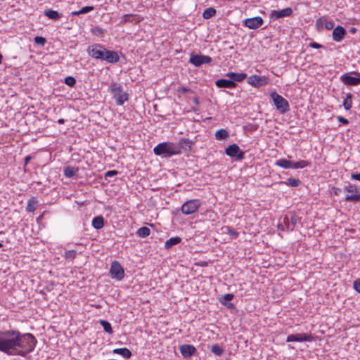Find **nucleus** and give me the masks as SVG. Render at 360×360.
Returning <instances> with one entry per match:
<instances>
[{
	"instance_id": "obj_1",
	"label": "nucleus",
	"mask_w": 360,
	"mask_h": 360,
	"mask_svg": "<svg viewBox=\"0 0 360 360\" xmlns=\"http://www.w3.org/2000/svg\"><path fill=\"white\" fill-rule=\"evenodd\" d=\"M37 341L31 333L16 330L0 331V352L8 355L26 356L34 350Z\"/></svg>"
},
{
	"instance_id": "obj_2",
	"label": "nucleus",
	"mask_w": 360,
	"mask_h": 360,
	"mask_svg": "<svg viewBox=\"0 0 360 360\" xmlns=\"http://www.w3.org/2000/svg\"><path fill=\"white\" fill-rule=\"evenodd\" d=\"M153 152L156 155H162L165 158L181 154L179 147L172 142H162L158 144L153 148Z\"/></svg>"
},
{
	"instance_id": "obj_3",
	"label": "nucleus",
	"mask_w": 360,
	"mask_h": 360,
	"mask_svg": "<svg viewBox=\"0 0 360 360\" xmlns=\"http://www.w3.org/2000/svg\"><path fill=\"white\" fill-rule=\"evenodd\" d=\"M110 92L112 98L115 100L117 105H123L129 99V95L123 91V87L120 84L112 82L110 84Z\"/></svg>"
},
{
	"instance_id": "obj_4",
	"label": "nucleus",
	"mask_w": 360,
	"mask_h": 360,
	"mask_svg": "<svg viewBox=\"0 0 360 360\" xmlns=\"http://www.w3.org/2000/svg\"><path fill=\"white\" fill-rule=\"evenodd\" d=\"M271 98L276 108V110L281 114H284L290 110L288 101L276 91L270 94Z\"/></svg>"
},
{
	"instance_id": "obj_5",
	"label": "nucleus",
	"mask_w": 360,
	"mask_h": 360,
	"mask_svg": "<svg viewBox=\"0 0 360 360\" xmlns=\"http://www.w3.org/2000/svg\"><path fill=\"white\" fill-rule=\"evenodd\" d=\"M201 205V202L198 199H193L186 201L181 206V212L186 215L191 214L195 212Z\"/></svg>"
},
{
	"instance_id": "obj_6",
	"label": "nucleus",
	"mask_w": 360,
	"mask_h": 360,
	"mask_svg": "<svg viewBox=\"0 0 360 360\" xmlns=\"http://www.w3.org/2000/svg\"><path fill=\"white\" fill-rule=\"evenodd\" d=\"M105 50L102 45L95 44L88 47L87 52L94 58L103 60Z\"/></svg>"
},
{
	"instance_id": "obj_7",
	"label": "nucleus",
	"mask_w": 360,
	"mask_h": 360,
	"mask_svg": "<svg viewBox=\"0 0 360 360\" xmlns=\"http://www.w3.org/2000/svg\"><path fill=\"white\" fill-rule=\"evenodd\" d=\"M110 274L112 278L118 281L122 280L124 276V271L120 264L115 261L111 264Z\"/></svg>"
},
{
	"instance_id": "obj_8",
	"label": "nucleus",
	"mask_w": 360,
	"mask_h": 360,
	"mask_svg": "<svg viewBox=\"0 0 360 360\" xmlns=\"http://www.w3.org/2000/svg\"><path fill=\"white\" fill-rule=\"evenodd\" d=\"M226 154L231 158H236L238 160H243L244 158V152L241 150L239 146L236 144L229 146L225 150Z\"/></svg>"
},
{
	"instance_id": "obj_9",
	"label": "nucleus",
	"mask_w": 360,
	"mask_h": 360,
	"mask_svg": "<svg viewBox=\"0 0 360 360\" xmlns=\"http://www.w3.org/2000/svg\"><path fill=\"white\" fill-rule=\"evenodd\" d=\"M212 60V58L208 56L193 55L191 56L189 63L194 65L195 67H200L202 64L210 63Z\"/></svg>"
},
{
	"instance_id": "obj_10",
	"label": "nucleus",
	"mask_w": 360,
	"mask_h": 360,
	"mask_svg": "<svg viewBox=\"0 0 360 360\" xmlns=\"http://www.w3.org/2000/svg\"><path fill=\"white\" fill-rule=\"evenodd\" d=\"M358 77H353L350 73H346L341 76V81L346 85L356 86L360 84V73L354 72Z\"/></svg>"
},
{
	"instance_id": "obj_11",
	"label": "nucleus",
	"mask_w": 360,
	"mask_h": 360,
	"mask_svg": "<svg viewBox=\"0 0 360 360\" xmlns=\"http://www.w3.org/2000/svg\"><path fill=\"white\" fill-rule=\"evenodd\" d=\"M248 83L255 87L264 86L269 83V79L265 76L252 75L248 78Z\"/></svg>"
},
{
	"instance_id": "obj_12",
	"label": "nucleus",
	"mask_w": 360,
	"mask_h": 360,
	"mask_svg": "<svg viewBox=\"0 0 360 360\" xmlns=\"http://www.w3.org/2000/svg\"><path fill=\"white\" fill-rule=\"evenodd\" d=\"M292 14V9L290 7H287L281 10H273L271 11L269 17L271 20H276L284 17L290 16Z\"/></svg>"
},
{
	"instance_id": "obj_13",
	"label": "nucleus",
	"mask_w": 360,
	"mask_h": 360,
	"mask_svg": "<svg viewBox=\"0 0 360 360\" xmlns=\"http://www.w3.org/2000/svg\"><path fill=\"white\" fill-rule=\"evenodd\" d=\"M313 340L311 335L307 333L291 334L287 337V342H311Z\"/></svg>"
},
{
	"instance_id": "obj_14",
	"label": "nucleus",
	"mask_w": 360,
	"mask_h": 360,
	"mask_svg": "<svg viewBox=\"0 0 360 360\" xmlns=\"http://www.w3.org/2000/svg\"><path fill=\"white\" fill-rule=\"evenodd\" d=\"M263 22V19L259 16H257L245 19L244 20V25L250 29L256 30L261 27Z\"/></svg>"
},
{
	"instance_id": "obj_15",
	"label": "nucleus",
	"mask_w": 360,
	"mask_h": 360,
	"mask_svg": "<svg viewBox=\"0 0 360 360\" xmlns=\"http://www.w3.org/2000/svg\"><path fill=\"white\" fill-rule=\"evenodd\" d=\"M299 221L300 218L295 214H291L290 218L285 216L283 219L285 229L290 231H293Z\"/></svg>"
},
{
	"instance_id": "obj_16",
	"label": "nucleus",
	"mask_w": 360,
	"mask_h": 360,
	"mask_svg": "<svg viewBox=\"0 0 360 360\" xmlns=\"http://www.w3.org/2000/svg\"><path fill=\"white\" fill-rule=\"evenodd\" d=\"M143 20V18L138 14H125L122 17L120 24L130 22L136 24Z\"/></svg>"
},
{
	"instance_id": "obj_17",
	"label": "nucleus",
	"mask_w": 360,
	"mask_h": 360,
	"mask_svg": "<svg viewBox=\"0 0 360 360\" xmlns=\"http://www.w3.org/2000/svg\"><path fill=\"white\" fill-rule=\"evenodd\" d=\"M104 53L103 60H105L110 63H115L119 61L120 58L117 52L106 49Z\"/></svg>"
},
{
	"instance_id": "obj_18",
	"label": "nucleus",
	"mask_w": 360,
	"mask_h": 360,
	"mask_svg": "<svg viewBox=\"0 0 360 360\" xmlns=\"http://www.w3.org/2000/svg\"><path fill=\"white\" fill-rule=\"evenodd\" d=\"M346 34L345 30L342 26H337L333 31V39L335 41H341Z\"/></svg>"
},
{
	"instance_id": "obj_19",
	"label": "nucleus",
	"mask_w": 360,
	"mask_h": 360,
	"mask_svg": "<svg viewBox=\"0 0 360 360\" xmlns=\"http://www.w3.org/2000/svg\"><path fill=\"white\" fill-rule=\"evenodd\" d=\"M180 352L184 357H190L196 352V349L191 345H183L179 348Z\"/></svg>"
},
{
	"instance_id": "obj_20",
	"label": "nucleus",
	"mask_w": 360,
	"mask_h": 360,
	"mask_svg": "<svg viewBox=\"0 0 360 360\" xmlns=\"http://www.w3.org/2000/svg\"><path fill=\"white\" fill-rule=\"evenodd\" d=\"M194 142L186 138H181L179 139L178 144H176L177 147H179V150L181 151V149L184 150H191L192 146H193Z\"/></svg>"
},
{
	"instance_id": "obj_21",
	"label": "nucleus",
	"mask_w": 360,
	"mask_h": 360,
	"mask_svg": "<svg viewBox=\"0 0 360 360\" xmlns=\"http://www.w3.org/2000/svg\"><path fill=\"white\" fill-rule=\"evenodd\" d=\"M215 84L218 88L233 89L236 86V83L230 79H220L215 82Z\"/></svg>"
},
{
	"instance_id": "obj_22",
	"label": "nucleus",
	"mask_w": 360,
	"mask_h": 360,
	"mask_svg": "<svg viewBox=\"0 0 360 360\" xmlns=\"http://www.w3.org/2000/svg\"><path fill=\"white\" fill-rule=\"evenodd\" d=\"M226 76L230 78V80L236 82H242L247 77V74L245 73H236L233 72H229L226 74Z\"/></svg>"
},
{
	"instance_id": "obj_23",
	"label": "nucleus",
	"mask_w": 360,
	"mask_h": 360,
	"mask_svg": "<svg viewBox=\"0 0 360 360\" xmlns=\"http://www.w3.org/2000/svg\"><path fill=\"white\" fill-rule=\"evenodd\" d=\"M44 15L53 20H58L63 16L62 13L52 9L44 10Z\"/></svg>"
},
{
	"instance_id": "obj_24",
	"label": "nucleus",
	"mask_w": 360,
	"mask_h": 360,
	"mask_svg": "<svg viewBox=\"0 0 360 360\" xmlns=\"http://www.w3.org/2000/svg\"><path fill=\"white\" fill-rule=\"evenodd\" d=\"M38 200L36 197H32L27 202L26 211L28 212H33L37 207Z\"/></svg>"
},
{
	"instance_id": "obj_25",
	"label": "nucleus",
	"mask_w": 360,
	"mask_h": 360,
	"mask_svg": "<svg viewBox=\"0 0 360 360\" xmlns=\"http://www.w3.org/2000/svg\"><path fill=\"white\" fill-rule=\"evenodd\" d=\"M92 226L94 229L98 230L104 226V219L102 216L95 217L92 220Z\"/></svg>"
},
{
	"instance_id": "obj_26",
	"label": "nucleus",
	"mask_w": 360,
	"mask_h": 360,
	"mask_svg": "<svg viewBox=\"0 0 360 360\" xmlns=\"http://www.w3.org/2000/svg\"><path fill=\"white\" fill-rule=\"evenodd\" d=\"M275 165L284 169H292V162L281 158L276 161Z\"/></svg>"
},
{
	"instance_id": "obj_27",
	"label": "nucleus",
	"mask_w": 360,
	"mask_h": 360,
	"mask_svg": "<svg viewBox=\"0 0 360 360\" xmlns=\"http://www.w3.org/2000/svg\"><path fill=\"white\" fill-rule=\"evenodd\" d=\"M77 172L78 169L72 166H68L64 169V175L68 178L75 176Z\"/></svg>"
},
{
	"instance_id": "obj_28",
	"label": "nucleus",
	"mask_w": 360,
	"mask_h": 360,
	"mask_svg": "<svg viewBox=\"0 0 360 360\" xmlns=\"http://www.w3.org/2000/svg\"><path fill=\"white\" fill-rule=\"evenodd\" d=\"M233 298V294H226L224 295L222 298L220 300V302L221 304L226 306L229 308H233V304L232 303H228V302H230Z\"/></svg>"
},
{
	"instance_id": "obj_29",
	"label": "nucleus",
	"mask_w": 360,
	"mask_h": 360,
	"mask_svg": "<svg viewBox=\"0 0 360 360\" xmlns=\"http://www.w3.org/2000/svg\"><path fill=\"white\" fill-rule=\"evenodd\" d=\"M181 240V239L179 237L170 238L165 243V248L167 250L170 249L172 246L179 243Z\"/></svg>"
},
{
	"instance_id": "obj_30",
	"label": "nucleus",
	"mask_w": 360,
	"mask_h": 360,
	"mask_svg": "<svg viewBox=\"0 0 360 360\" xmlns=\"http://www.w3.org/2000/svg\"><path fill=\"white\" fill-rule=\"evenodd\" d=\"M113 353L120 354L124 358H129L131 356V351L127 348L115 349Z\"/></svg>"
},
{
	"instance_id": "obj_31",
	"label": "nucleus",
	"mask_w": 360,
	"mask_h": 360,
	"mask_svg": "<svg viewBox=\"0 0 360 360\" xmlns=\"http://www.w3.org/2000/svg\"><path fill=\"white\" fill-rule=\"evenodd\" d=\"M343 106L346 110L351 109L352 106V95L347 94L346 98L343 101Z\"/></svg>"
},
{
	"instance_id": "obj_32",
	"label": "nucleus",
	"mask_w": 360,
	"mask_h": 360,
	"mask_svg": "<svg viewBox=\"0 0 360 360\" xmlns=\"http://www.w3.org/2000/svg\"><path fill=\"white\" fill-rule=\"evenodd\" d=\"M98 322L103 326L105 332H106L108 334H112L113 333L112 328L111 327V324L108 321H107L105 320L101 319V320H99Z\"/></svg>"
},
{
	"instance_id": "obj_33",
	"label": "nucleus",
	"mask_w": 360,
	"mask_h": 360,
	"mask_svg": "<svg viewBox=\"0 0 360 360\" xmlns=\"http://www.w3.org/2000/svg\"><path fill=\"white\" fill-rule=\"evenodd\" d=\"M229 136V133L226 129H221L215 132V138L217 140H224Z\"/></svg>"
},
{
	"instance_id": "obj_34",
	"label": "nucleus",
	"mask_w": 360,
	"mask_h": 360,
	"mask_svg": "<svg viewBox=\"0 0 360 360\" xmlns=\"http://www.w3.org/2000/svg\"><path fill=\"white\" fill-rule=\"evenodd\" d=\"M94 10V7L89 6L82 8L80 10L72 12V15H79L81 14H85Z\"/></svg>"
},
{
	"instance_id": "obj_35",
	"label": "nucleus",
	"mask_w": 360,
	"mask_h": 360,
	"mask_svg": "<svg viewBox=\"0 0 360 360\" xmlns=\"http://www.w3.org/2000/svg\"><path fill=\"white\" fill-rule=\"evenodd\" d=\"M215 14L216 10L214 8H208L204 11L202 16L205 19H210L212 17H213Z\"/></svg>"
},
{
	"instance_id": "obj_36",
	"label": "nucleus",
	"mask_w": 360,
	"mask_h": 360,
	"mask_svg": "<svg viewBox=\"0 0 360 360\" xmlns=\"http://www.w3.org/2000/svg\"><path fill=\"white\" fill-rule=\"evenodd\" d=\"M150 230L149 228H148L146 226H143L137 231L138 236L141 238H146V237L150 235Z\"/></svg>"
},
{
	"instance_id": "obj_37",
	"label": "nucleus",
	"mask_w": 360,
	"mask_h": 360,
	"mask_svg": "<svg viewBox=\"0 0 360 360\" xmlns=\"http://www.w3.org/2000/svg\"><path fill=\"white\" fill-rule=\"evenodd\" d=\"M309 163L305 160H300L296 162H292V169H302L308 166Z\"/></svg>"
},
{
	"instance_id": "obj_38",
	"label": "nucleus",
	"mask_w": 360,
	"mask_h": 360,
	"mask_svg": "<svg viewBox=\"0 0 360 360\" xmlns=\"http://www.w3.org/2000/svg\"><path fill=\"white\" fill-rule=\"evenodd\" d=\"M345 190L351 193V195H359L358 193V190L356 186L349 184L347 186H345Z\"/></svg>"
},
{
	"instance_id": "obj_39",
	"label": "nucleus",
	"mask_w": 360,
	"mask_h": 360,
	"mask_svg": "<svg viewBox=\"0 0 360 360\" xmlns=\"http://www.w3.org/2000/svg\"><path fill=\"white\" fill-rule=\"evenodd\" d=\"M211 351L217 356H221L224 352L223 348L217 344L213 345L212 346Z\"/></svg>"
},
{
	"instance_id": "obj_40",
	"label": "nucleus",
	"mask_w": 360,
	"mask_h": 360,
	"mask_svg": "<svg viewBox=\"0 0 360 360\" xmlns=\"http://www.w3.org/2000/svg\"><path fill=\"white\" fill-rule=\"evenodd\" d=\"M77 255V252L75 250H66L64 252L63 257L66 259L72 261Z\"/></svg>"
},
{
	"instance_id": "obj_41",
	"label": "nucleus",
	"mask_w": 360,
	"mask_h": 360,
	"mask_svg": "<svg viewBox=\"0 0 360 360\" xmlns=\"http://www.w3.org/2000/svg\"><path fill=\"white\" fill-rule=\"evenodd\" d=\"M91 31V33L96 36H101L105 32V30L98 26L92 27Z\"/></svg>"
},
{
	"instance_id": "obj_42",
	"label": "nucleus",
	"mask_w": 360,
	"mask_h": 360,
	"mask_svg": "<svg viewBox=\"0 0 360 360\" xmlns=\"http://www.w3.org/2000/svg\"><path fill=\"white\" fill-rule=\"evenodd\" d=\"M287 181L288 182L285 184L292 187H297L301 183V181L298 179L295 178H289L288 179Z\"/></svg>"
},
{
	"instance_id": "obj_43",
	"label": "nucleus",
	"mask_w": 360,
	"mask_h": 360,
	"mask_svg": "<svg viewBox=\"0 0 360 360\" xmlns=\"http://www.w3.org/2000/svg\"><path fill=\"white\" fill-rule=\"evenodd\" d=\"M345 200L348 202L360 201V194L359 195H347L345 198Z\"/></svg>"
},
{
	"instance_id": "obj_44",
	"label": "nucleus",
	"mask_w": 360,
	"mask_h": 360,
	"mask_svg": "<svg viewBox=\"0 0 360 360\" xmlns=\"http://www.w3.org/2000/svg\"><path fill=\"white\" fill-rule=\"evenodd\" d=\"M65 84L69 86H73L76 84V79L72 76H68L65 78Z\"/></svg>"
},
{
	"instance_id": "obj_45",
	"label": "nucleus",
	"mask_w": 360,
	"mask_h": 360,
	"mask_svg": "<svg viewBox=\"0 0 360 360\" xmlns=\"http://www.w3.org/2000/svg\"><path fill=\"white\" fill-rule=\"evenodd\" d=\"M34 41L37 44L41 45V46H44L46 43L45 38H44L42 37H34Z\"/></svg>"
},
{
	"instance_id": "obj_46",
	"label": "nucleus",
	"mask_w": 360,
	"mask_h": 360,
	"mask_svg": "<svg viewBox=\"0 0 360 360\" xmlns=\"http://www.w3.org/2000/svg\"><path fill=\"white\" fill-rule=\"evenodd\" d=\"M324 27L326 30H330L333 28L334 24L332 21H328L325 19Z\"/></svg>"
},
{
	"instance_id": "obj_47",
	"label": "nucleus",
	"mask_w": 360,
	"mask_h": 360,
	"mask_svg": "<svg viewBox=\"0 0 360 360\" xmlns=\"http://www.w3.org/2000/svg\"><path fill=\"white\" fill-rule=\"evenodd\" d=\"M354 288L360 293V278H358L354 281Z\"/></svg>"
},
{
	"instance_id": "obj_48",
	"label": "nucleus",
	"mask_w": 360,
	"mask_h": 360,
	"mask_svg": "<svg viewBox=\"0 0 360 360\" xmlns=\"http://www.w3.org/2000/svg\"><path fill=\"white\" fill-rule=\"evenodd\" d=\"M227 229H228V233L231 236H233L235 238H236L238 237V233H237L236 231H235L234 229H231L229 227H227Z\"/></svg>"
},
{
	"instance_id": "obj_49",
	"label": "nucleus",
	"mask_w": 360,
	"mask_h": 360,
	"mask_svg": "<svg viewBox=\"0 0 360 360\" xmlns=\"http://www.w3.org/2000/svg\"><path fill=\"white\" fill-rule=\"evenodd\" d=\"M325 18H321L316 20V26L320 28L324 25Z\"/></svg>"
},
{
	"instance_id": "obj_50",
	"label": "nucleus",
	"mask_w": 360,
	"mask_h": 360,
	"mask_svg": "<svg viewBox=\"0 0 360 360\" xmlns=\"http://www.w3.org/2000/svg\"><path fill=\"white\" fill-rule=\"evenodd\" d=\"M117 174L116 170H110L105 173V177H112Z\"/></svg>"
},
{
	"instance_id": "obj_51",
	"label": "nucleus",
	"mask_w": 360,
	"mask_h": 360,
	"mask_svg": "<svg viewBox=\"0 0 360 360\" xmlns=\"http://www.w3.org/2000/svg\"><path fill=\"white\" fill-rule=\"evenodd\" d=\"M337 120H338L340 122H341V123H342V124H348V123H349V121L347 120V119H346V118H345V117H341V116H338V117H337Z\"/></svg>"
},
{
	"instance_id": "obj_52",
	"label": "nucleus",
	"mask_w": 360,
	"mask_h": 360,
	"mask_svg": "<svg viewBox=\"0 0 360 360\" xmlns=\"http://www.w3.org/2000/svg\"><path fill=\"white\" fill-rule=\"evenodd\" d=\"M309 46L311 47V48H314V49H321L323 47L322 45L318 44V43H316V42H311L309 44Z\"/></svg>"
},
{
	"instance_id": "obj_53",
	"label": "nucleus",
	"mask_w": 360,
	"mask_h": 360,
	"mask_svg": "<svg viewBox=\"0 0 360 360\" xmlns=\"http://www.w3.org/2000/svg\"><path fill=\"white\" fill-rule=\"evenodd\" d=\"M351 179L353 180L360 181V173L359 174H352Z\"/></svg>"
},
{
	"instance_id": "obj_54",
	"label": "nucleus",
	"mask_w": 360,
	"mask_h": 360,
	"mask_svg": "<svg viewBox=\"0 0 360 360\" xmlns=\"http://www.w3.org/2000/svg\"><path fill=\"white\" fill-rule=\"evenodd\" d=\"M32 156L30 155H27V157H25V165H27L29 163V162L32 160Z\"/></svg>"
},
{
	"instance_id": "obj_55",
	"label": "nucleus",
	"mask_w": 360,
	"mask_h": 360,
	"mask_svg": "<svg viewBox=\"0 0 360 360\" xmlns=\"http://www.w3.org/2000/svg\"><path fill=\"white\" fill-rule=\"evenodd\" d=\"M189 91L188 89L183 86L181 88L179 89V91H181V92H183V93H186V92H188Z\"/></svg>"
},
{
	"instance_id": "obj_56",
	"label": "nucleus",
	"mask_w": 360,
	"mask_h": 360,
	"mask_svg": "<svg viewBox=\"0 0 360 360\" xmlns=\"http://www.w3.org/2000/svg\"><path fill=\"white\" fill-rule=\"evenodd\" d=\"M57 122H58V124H64V122H65V120H64V119H63V118L59 119V120L57 121Z\"/></svg>"
},
{
	"instance_id": "obj_57",
	"label": "nucleus",
	"mask_w": 360,
	"mask_h": 360,
	"mask_svg": "<svg viewBox=\"0 0 360 360\" xmlns=\"http://www.w3.org/2000/svg\"><path fill=\"white\" fill-rule=\"evenodd\" d=\"M278 227L279 229H281L283 231L285 230L284 226L282 224H278Z\"/></svg>"
},
{
	"instance_id": "obj_58",
	"label": "nucleus",
	"mask_w": 360,
	"mask_h": 360,
	"mask_svg": "<svg viewBox=\"0 0 360 360\" xmlns=\"http://www.w3.org/2000/svg\"><path fill=\"white\" fill-rule=\"evenodd\" d=\"M2 59H3V56L0 53V64L2 62Z\"/></svg>"
},
{
	"instance_id": "obj_59",
	"label": "nucleus",
	"mask_w": 360,
	"mask_h": 360,
	"mask_svg": "<svg viewBox=\"0 0 360 360\" xmlns=\"http://www.w3.org/2000/svg\"><path fill=\"white\" fill-rule=\"evenodd\" d=\"M194 102L198 104V98H194Z\"/></svg>"
},
{
	"instance_id": "obj_60",
	"label": "nucleus",
	"mask_w": 360,
	"mask_h": 360,
	"mask_svg": "<svg viewBox=\"0 0 360 360\" xmlns=\"http://www.w3.org/2000/svg\"><path fill=\"white\" fill-rule=\"evenodd\" d=\"M335 194L338 195V191H335Z\"/></svg>"
},
{
	"instance_id": "obj_61",
	"label": "nucleus",
	"mask_w": 360,
	"mask_h": 360,
	"mask_svg": "<svg viewBox=\"0 0 360 360\" xmlns=\"http://www.w3.org/2000/svg\"><path fill=\"white\" fill-rule=\"evenodd\" d=\"M3 246V244L1 243H0V248H1Z\"/></svg>"
}]
</instances>
